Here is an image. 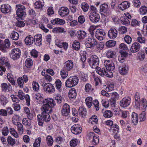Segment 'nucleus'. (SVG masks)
I'll return each instance as SVG.
<instances>
[{"label": "nucleus", "instance_id": "nucleus-38", "mask_svg": "<svg viewBox=\"0 0 147 147\" xmlns=\"http://www.w3.org/2000/svg\"><path fill=\"white\" fill-rule=\"evenodd\" d=\"M46 143L49 146H52L54 142V140L52 136H48L46 138Z\"/></svg>", "mask_w": 147, "mask_h": 147}, {"label": "nucleus", "instance_id": "nucleus-36", "mask_svg": "<svg viewBox=\"0 0 147 147\" xmlns=\"http://www.w3.org/2000/svg\"><path fill=\"white\" fill-rule=\"evenodd\" d=\"M7 78L8 80L12 85H15L16 82L13 79V76L11 73L9 72L8 73L7 75Z\"/></svg>", "mask_w": 147, "mask_h": 147}, {"label": "nucleus", "instance_id": "nucleus-48", "mask_svg": "<svg viewBox=\"0 0 147 147\" xmlns=\"http://www.w3.org/2000/svg\"><path fill=\"white\" fill-rule=\"evenodd\" d=\"M78 37L80 39L84 38L86 36V33L83 30H79L78 31Z\"/></svg>", "mask_w": 147, "mask_h": 147}, {"label": "nucleus", "instance_id": "nucleus-54", "mask_svg": "<svg viewBox=\"0 0 147 147\" xmlns=\"http://www.w3.org/2000/svg\"><path fill=\"white\" fill-rule=\"evenodd\" d=\"M20 117L17 115H15L12 117V122L14 124H17L20 122L18 121L20 120Z\"/></svg>", "mask_w": 147, "mask_h": 147}, {"label": "nucleus", "instance_id": "nucleus-29", "mask_svg": "<svg viewBox=\"0 0 147 147\" xmlns=\"http://www.w3.org/2000/svg\"><path fill=\"white\" fill-rule=\"evenodd\" d=\"M35 44L39 46L42 45V35L41 34H38L35 35L34 36Z\"/></svg>", "mask_w": 147, "mask_h": 147}, {"label": "nucleus", "instance_id": "nucleus-7", "mask_svg": "<svg viewBox=\"0 0 147 147\" xmlns=\"http://www.w3.org/2000/svg\"><path fill=\"white\" fill-rule=\"evenodd\" d=\"M4 42L5 45L3 44L2 40H0V49L4 53L7 51V48L10 46L11 44L9 40L8 39L5 40Z\"/></svg>", "mask_w": 147, "mask_h": 147}, {"label": "nucleus", "instance_id": "nucleus-64", "mask_svg": "<svg viewBox=\"0 0 147 147\" xmlns=\"http://www.w3.org/2000/svg\"><path fill=\"white\" fill-rule=\"evenodd\" d=\"M41 138H38L36 139L33 144L34 147H38L40 146L41 142Z\"/></svg>", "mask_w": 147, "mask_h": 147}, {"label": "nucleus", "instance_id": "nucleus-35", "mask_svg": "<svg viewBox=\"0 0 147 147\" xmlns=\"http://www.w3.org/2000/svg\"><path fill=\"white\" fill-rule=\"evenodd\" d=\"M52 32L54 33H60L66 32L64 28L62 27H56L54 28L52 31Z\"/></svg>", "mask_w": 147, "mask_h": 147}, {"label": "nucleus", "instance_id": "nucleus-59", "mask_svg": "<svg viewBox=\"0 0 147 147\" xmlns=\"http://www.w3.org/2000/svg\"><path fill=\"white\" fill-rule=\"evenodd\" d=\"M85 89L86 92H91L93 90V88L90 84H86L85 87Z\"/></svg>", "mask_w": 147, "mask_h": 147}, {"label": "nucleus", "instance_id": "nucleus-63", "mask_svg": "<svg viewBox=\"0 0 147 147\" xmlns=\"http://www.w3.org/2000/svg\"><path fill=\"white\" fill-rule=\"evenodd\" d=\"M60 74L61 78L64 79L67 77L68 73L67 71H66L64 70H62L61 71Z\"/></svg>", "mask_w": 147, "mask_h": 147}, {"label": "nucleus", "instance_id": "nucleus-45", "mask_svg": "<svg viewBox=\"0 0 147 147\" xmlns=\"http://www.w3.org/2000/svg\"><path fill=\"white\" fill-rule=\"evenodd\" d=\"M79 112L80 115L82 117H84L87 113L86 109L83 107H80L79 109Z\"/></svg>", "mask_w": 147, "mask_h": 147}, {"label": "nucleus", "instance_id": "nucleus-21", "mask_svg": "<svg viewBox=\"0 0 147 147\" xmlns=\"http://www.w3.org/2000/svg\"><path fill=\"white\" fill-rule=\"evenodd\" d=\"M70 107L69 105L67 103L64 104L61 110V114L64 116H67L70 112Z\"/></svg>", "mask_w": 147, "mask_h": 147}, {"label": "nucleus", "instance_id": "nucleus-33", "mask_svg": "<svg viewBox=\"0 0 147 147\" xmlns=\"http://www.w3.org/2000/svg\"><path fill=\"white\" fill-rule=\"evenodd\" d=\"M44 3L43 0H39L35 3L34 6L37 9L42 8L44 5Z\"/></svg>", "mask_w": 147, "mask_h": 147}, {"label": "nucleus", "instance_id": "nucleus-56", "mask_svg": "<svg viewBox=\"0 0 147 147\" xmlns=\"http://www.w3.org/2000/svg\"><path fill=\"white\" fill-rule=\"evenodd\" d=\"M7 141L8 144L11 146L14 145L16 143L15 139H13L10 136L8 137L7 139Z\"/></svg>", "mask_w": 147, "mask_h": 147}, {"label": "nucleus", "instance_id": "nucleus-9", "mask_svg": "<svg viewBox=\"0 0 147 147\" xmlns=\"http://www.w3.org/2000/svg\"><path fill=\"white\" fill-rule=\"evenodd\" d=\"M96 44V40L93 37V36L89 37L86 41L85 45L86 47L91 48L94 46Z\"/></svg>", "mask_w": 147, "mask_h": 147}, {"label": "nucleus", "instance_id": "nucleus-55", "mask_svg": "<svg viewBox=\"0 0 147 147\" xmlns=\"http://www.w3.org/2000/svg\"><path fill=\"white\" fill-rule=\"evenodd\" d=\"M25 65L27 68L30 67L33 65L32 60L30 58L27 59L25 62Z\"/></svg>", "mask_w": 147, "mask_h": 147}, {"label": "nucleus", "instance_id": "nucleus-60", "mask_svg": "<svg viewBox=\"0 0 147 147\" xmlns=\"http://www.w3.org/2000/svg\"><path fill=\"white\" fill-rule=\"evenodd\" d=\"M114 84L111 83L108 84L106 88V90L107 91H111L114 89Z\"/></svg>", "mask_w": 147, "mask_h": 147}, {"label": "nucleus", "instance_id": "nucleus-16", "mask_svg": "<svg viewBox=\"0 0 147 147\" xmlns=\"http://www.w3.org/2000/svg\"><path fill=\"white\" fill-rule=\"evenodd\" d=\"M0 64L3 66L4 65L6 66L8 69H9L11 67V66L9 63L8 58L4 56H3L0 57Z\"/></svg>", "mask_w": 147, "mask_h": 147}, {"label": "nucleus", "instance_id": "nucleus-46", "mask_svg": "<svg viewBox=\"0 0 147 147\" xmlns=\"http://www.w3.org/2000/svg\"><path fill=\"white\" fill-rule=\"evenodd\" d=\"M73 49L76 50H79L80 48V44L77 40L74 41L72 44Z\"/></svg>", "mask_w": 147, "mask_h": 147}, {"label": "nucleus", "instance_id": "nucleus-37", "mask_svg": "<svg viewBox=\"0 0 147 147\" xmlns=\"http://www.w3.org/2000/svg\"><path fill=\"white\" fill-rule=\"evenodd\" d=\"M138 36L137 37V41L141 44L145 43L146 41L145 38L142 37V34L140 32H137Z\"/></svg>", "mask_w": 147, "mask_h": 147}, {"label": "nucleus", "instance_id": "nucleus-32", "mask_svg": "<svg viewBox=\"0 0 147 147\" xmlns=\"http://www.w3.org/2000/svg\"><path fill=\"white\" fill-rule=\"evenodd\" d=\"M131 120L133 125H136L138 121V115L136 113L133 112L131 115Z\"/></svg>", "mask_w": 147, "mask_h": 147}, {"label": "nucleus", "instance_id": "nucleus-24", "mask_svg": "<svg viewBox=\"0 0 147 147\" xmlns=\"http://www.w3.org/2000/svg\"><path fill=\"white\" fill-rule=\"evenodd\" d=\"M130 6V2L127 1H124L119 5V9L122 11H123L128 9Z\"/></svg>", "mask_w": 147, "mask_h": 147}, {"label": "nucleus", "instance_id": "nucleus-30", "mask_svg": "<svg viewBox=\"0 0 147 147\" xmlns=\"http://www.w3.org/2000/svg\"><path fill=\"white\" fill-rule=\"evenodd\" d=\"M51 24L53 25H63L65 23V22L64 20L59 18H56L54 19L51 20Z\"/></svg>", "mask_w": 147, "mask_h": 147}, {"label": "nucleus", "instance_id": "nucleus-26", "mask_svg": "<svg viewBox=\"0 0 147 147\" xmlns=\"http://www.w3.org/2000/svg\"><path fill=\"white\" fill-rule=\"evenodd\" d=\"M73 65L74 64L72 61L68 60L65 63L64 68L65 70L70 71L73 68Z\"/></svg>", "mask_w": 147, "mask_h": 147}, {"label": "nucleus", "instance_id": "nucleus-5", "mask_svg": "<svg viewBox=\"0 0 147 147\" xmlns=\"http://www.w3.org/2000/svg\"><path fill=\"white\" fill-rule=\"evenodd\" d=\"M17 19H20L24 15L25 13L26 8L23 5L20 4L16 5Z\"/></svg>", "mask_w": 147, "mask_h": 147}, {"label": "nucleus", "instance_id": "nucleus-12", "mask_svg": "<svg viewBox=\"0 0 147 147\" xmlns=\"http://www.w3.org/2000/svg\"><path fill=\"white\" fill-rule=\"evenodd\" d=\"M71 132L75 134H78L82 132V128L80 125L74 124L71 128Z\"/></svg>", "mask_w": 147, "mask_h": 147}, {"label": "nucleus", "instance_id": "nucleus-10", "mask_svg": "<svg viewBox=\"0 0 147 147\" xmlns=\"http://www.w3.org/2000/svg\"><path fill=\"white\" fill-rule=\"evenodd\" d=\"M131 99L128 97L123 98L120 102V105L121 107L125 108L128 107L130 104Z\"/></svg>", "mask_w": 147, "mask_h": 147}, {"label": "nucleus", "instance_id": "nucleus-49", "mask_svg": "<svg viewBox=\"0 0 147 147\" xmlns=\"http://www.w3.org/2000/svg\"><path fill=\"white\" fill-rule=\"evenodd\" d=\"M17 126V130L19 134H22L24 132V128L23 125L20 123L16 124Z\"/></svg>", "mask_w": 147, "mask_h": 147}, {"label": "nucleus", "instance_id": "nucleus-17", "mask_svg": "<svg viewBox=\"0 0 147 147\" xmlns=\"http://www.w3.org/2000/svg\"><path fill=\"white\" fill-rule=\"evenodd\" d=\"M119 73L123 75L127 74L129 70L128 66L125 64L122 65L119 67Z\"/></svg>", "mask_w": 147, "mask_h": 147}, {"label": "nucleus", "instance_id": "nucleus-40", "mask_svg": "<svg viewBox=\"0 0 147 147\" xmlns=\"http://www.w3.org/2000/svg\"><path fill=\"white\" fill-rule=\"evenodd\" d=\"M92 98L90 96L88 97L85 99V103L87 107L90 108L92 104Z\"/></svg>", "mask_w": 147, "mask_h": 147}, {"label": "nucleus", "instance_id": "nucleus-42", "mask_svg": "<svg viewBox=\"0 0 147 147\" xmlns=\"http://www.w3.org/2000/svg\"><path fill=\"white\" fill-rule=\"evenodd\" d=\"M10 54L12 55H20L21 54V51L18 48H15L11 50Z\"/></svg>", "mask_w": 147, "mask_h": 147}, {"label": "nucleus", "instance_id": "nucleus-28", "mask_svg": "<svg viewBox=\"0 0 147 147\" xmlns=\"http://www.w3.org/2000/svg\"><path fill=\"white\" fill-rule=\"evenodd\" d=\"M76 91L74 88H72L69 90L68 92V96L71 100L74 99L76 98Z\"/></svg>", "mask_w": 147, "mask_h": 147}, {"label": "nucleus", "instance_id": "nucleus-43", "mask_svg": "<svg viewBox=\"0 0 147 147\" xmlns=\"http://www.w3.org/2000/svg\"><path fill=\"white\" fill-rule=\"evenodd\" d=\"M9 131L11 135L16 138H18L19 137L18 134L14 128H10L9 129Z\"/></svg>", "mask_w": 147, "mask_h": 147}, {"label": "nucleus", "instance_id": "nucleus-14", "mask_svg": "<svg viewBox=\"0 0 147 147\" xmlns=\"http://www.w3.org/2000/svg\"><path fill=\"white\" fill-rule=\"evenodd\" d=\"M69 11V9L66 7H62L58 11L59 14L61 17H65L68 15Z\"/></svg>", "mask_w": 147, "mask_h": 147}, {"label": "nucleus", "instance_id": "nucleus-6", "mask_svg": "<svg viewBox=\"0 0 147 147\" xmlns=\"http://www.w3.org/2000/svg\"><path fill=\"white\" fill-rule=\"evenodd\" d=\"M88 62L91 67L94 68L98 65L99 60L97 56H91Z\"/></svg>", "mask_w": 147, "mask_h": 147}, {"label": "nucleus", "instance_id": "nucleus-15", "mask_svg": "<svg viewBox=\"0 0 147 147\" xmlns=\"http://www.w3.org/2000/svg\"><path fill=\"white\" fill-rule=\"evenodd\" d=\"M44 90L47 93L52 94L55 92V89L52 84L48 83L44 86Z\"/></svg>", "mask_w": 147, "mask_h": 147}, {"label": "nucleus", "instance_id": "nucleus-1", "mask_svg": "<svg viewBox=\"0 0 147 147\" xmlns=\"http://www.w3.org/2000/svg\"><path fill=\"white\" fill-rule=\"evenodd\" d=\"M42 103L41 107L42 112L46 113H51L53 111V108L56 105L54 100L51 98L45 99Z\"/></svg>", "mask_w": 147, "mask_h": 147}, {"label": "nucleus", "instance_id": "nucleus-52", "mask_svg": "<svg viewBox=\"0 0 147 147\" xmlns=\"http://www.w3.org/2000/svg\"><path fill=\"white\" fill-rule=\"evenodd\" d=\"M17 81L19 87L21 88H23L24 87V82L22 78V77L18 78L17 80Z\"/></svg>", "mask_w": 147, "mask_h": 147}, {"label": "nucleus", "instance_id": "nucleus-47", "mask_svg": "<svg viewBox=\"0 0 147 147\" xmlns=\"http://www.w3.org/2000/svg\"><path fill=\"white\" fill-rule=\"evenodd\" d=\"M140 14L144 15L147 13V7L145 6H142L139 9Z\"/></svg>", "mask_w": 147, "mask_h": 147}, {"label": "nucleus", "instance_id": "nucleus-31", "mask_svg": "<svg viewBox=\"0 0 147 147\" xmlns=\"http://www.w3.org/2000/svg\"><path fill=\"white\" fill-rule=\"evenodd\" d=\"M25 42L27 45H30L33 43L34 38L31 35L27 36L25 39Z\"/></svg>", "mask_w": 147, "mask_h": 147}, {"label": "nucleus", "instance_id": "nucleus-53", "mask_svg": "<svg viewBox=\"0 0 147 147\" xmlns=\"http://www.w3.org/2000/svg\"><path fill=\"white\" fill-rule=\"evenodd\" d=\"M22 122L24 125L26 126H30L31 125V119H29L24 118L22 120Z\"/></svg>", "mask_w": 147, "mask_h": 147}, {"label": "nucleus", "instance_id": "nucleus-39", "mask_svg": "<svg viewBox=\"0 0 147 147\" xmlns=\"http://www.w3.org/2000/svg\"><path fill=\"white\" fill-rule=\"evenodd\" d=\"M55 86L56 88L58 90L59 92H61L62 90L61 88L62 87V82L59 79H57L55 82Z\"/></svg>", "mask_w": 147, "mask_h": 147}, {"label": "nucleus", "instance_id": "nucleus-62", "mask_svg": "<svg viewBox=\"0 0 147 147\" xmlns=\"http://www.w3.org/2000/svg\"><path fill=\"white\" fill-rule=\"evenodd\" d=\"M11 38L13 40H17L19 37L18 34L16 32H13L11 33L10 36Z\"/></svg>", "mask_w": 147, "mask_h": 147}, {"label": "nucleus", "instance_id": "nucleus-22", "mask_svg": "<svg viewBox=\"0 0 147 147\" xmlns=\"http://www.w3.org/2000/svg\"><path fill=\"white\" fill-rule=\"evenodd\" d=\"M1 10L3 13H8L11 12V7L8 4H3L1 6Z\"/></svg>", "mask_w": 147, "mask_h": 147}, {"label": "nucleus", "instance_id": "nucleus-20", "mask_svg": "<svg viewBox=\"0 0 147 147\" xmlns=\"http://www.w3.org/2000/svg\"><path fill=\"white\" fill-rule=\"evenodd\" d=\"M119 48L123 49L120 50L119 53L121 55H127L128 53L125 51L128 50V48L126 45L123 43H121L119 45Z\"/></svg>", "mask_w": 147, "mask_h": 147}, {"label": "nucleus", "instance_id": "nucleus-19", "mask_svg": "<svg viewBox=\"0 0 147 147\" xmlns=\"http://www.w3.org/2000/svg\"><path fill=\"white\" fill-rule=\"evenodd\" d=\"M90 20L92 22L95 23L98 22L100 19V16L97 13H90Z\"/></svg>", "mask_w": 147, "mask_h": 147}, {"label": "nucleus", "instance_id": "nucleus-57", "mask_svg": "<svg viewBox=\"0 0 147 147\" xmlns=\"http://www.w3.org/2000/svg\"><path fill=\"white\" fill-rule=\"evenodd\" d=\"M105 33L103 30L101 29H98L96 30L95 35L105 36Z\"/></svg>", "mask_w": 147, "mask_h": 147}, {"label": "nucleus", "instance_id": "nucleus-18", "mask_svg": "<svg viewBox=\"0 0 147 147\" xmlns=\"http://www.w3.org/2000/svg\"><path fill=\"white\" fill-rule=\"evenodd\" d=\"M100 11L105 13L107 15H108L111 13V11L108 6L106 3L100 5Z\"/></svg>", "mask_w": 147, "mask_h": 147}, {"label": "nucleus", "instance_id": "nucleus-61", "mask_svg": "<svg viewBox=\"0 0 147 147\" xmlns=\"http://www.w3.org/2000/svg\"><path fill=\"white\" fill-rule=\"evenodd\" d=\"M54 98L57 101V102L60 103L61 102L63 98L62 96L59 94H57L54 95Z\"/></svg>", "mask_w": 147, "mask_h": 147}, {"label": "nucleus", "instance_id": "nucleus-4", "mask_svg": "<svg viewBox=\"0 0 147 147\" xmlns=\"http://www.w3.org/2000/svg\"><path fill=\"white\" fill-rule=\"evenodd\" d=\"M94 69H95L97 73L102 76H105L111 78L113 76L112 72L110 71L108 72L105 67H103L101 69L97 66L96 68Z\"/></svg>", "mask_w": 147, "mask_h": 147}, {"label": "nucleus", "instance_id": "nucleus-3", "mask_svg": "<svg viewBox=\"0 0 147 147\" xmlns=\"http://www.w3.org/2000/svg\"><path fill=\"white\" fill-rule=\"evenodd\" d=\"M79 79L76 76H70L66 81L65 86L67 88H70L76 86L78 83Z\"/></svg>", "mask_w": 147, "mask_h": 147}, {"label": "nucleus", "instance_id": "nucleus-58", "mask_svg": "<svg viewBox=\"0 0 147 147\" xmlns=\"http://www.w3.org/2000/svg\"><path fill=\"white\" fill-rule=\"evenodd\" d=\"M135 106H139V102L140 101V94L138 92H136L135 96Z\"/></svg>", "mask_w": 147, "mask_h": 147}, {"label": "nucleus", "instance_id": "nucleus-41", "mask_svg": "<svg viewBox=\"0 0 147 147\" xmlns=\"http://www.w3.org/2000/svg\"><path fill=\"white\" fill-rule=\"evenodd\" d=\"M120 22L123 24L125 25H129L130 24V21L128 19L124 17L121 16L120 18Z\"/></svg>", "mask_w": 147, "mask_h": 147}, {"label": "nucleus", "instance_id": "nucleus-2", "mask_svg": "<svg viewBox=\"0 0 147 147\" xmlns=\"http://www.w3.org/2000/svg\"><path fill=\"white\" fill-rule=\"evenodd\" d=\"M51 113L42 112L41 115H38L37 116V119L38 125L42 126L43 125V121L48 122L51 120V117L49 114Z\"/></svg>", "mask_w": 147, "mask_h": 147}, {"label": "nucleus", "instance_id": "nucleus-51", "mask_svg": "<svg viewBox=\"0 0 147 147\" xmlns=\"http://www.w3.org/2000/svg\"><path fill=\"white\" fill-rule=\"evenodd\" d=\"M116 42L113 40H110L107 42L105 44L106 46L108 48L115 46Z\"/></svg>", "mask_w": 147, "mask_h": 147}, {"label": "nucleus", "instance_id": "nucleus-34", "mask_svg": "<svg viewBox=\"0 0 147 147\" xmlns=\"http://www.w3.org/2000/svg\"><path fill=\"white\" fill-rule=\"evenodd\" d=\"M1 87L3 91H6L7 90L8 91L11 90L12 89V86L11 85L9 84L8 85L5 83H3L1 84Z\"/></svg>", "mask_w": 147, "mask_h": 147}, {"label": "nucleus", "instance_id": "nucleus-23", "mask_svg": "<svg viewBox=\"0 0 147 147\" xmlns=\"http://www.w3.org/2000/svg\"><path fill=\"white\" fill-rule=\"evenodd\" d=\"M34 98L35 101L39 104L41 103L42 102L43 103L45 100L43 99V95L39 93H36L34 96Z\"/></svg>", "mask_w": 147, "mask_h": 147}, {"label": "nucleus", "instance_id": "nucleus-50", "mask_svg": "<svg viewBox=\"0 0 147 147\" xmlns=\"http://www.w3.org/2000/svg\"><path fill=\"white\" fill-rule=\"evenodd\" d=\"M81 7L84 11L86 12L88 9L89 6L87 3L83 2L81 4Z\"/></svg>", "mask_w": 147, "mask_h": 147}, {"label": "nucleus", "instance_id": "nucleus-8", "mask_svg": "<svg viewBox=\"0 0 147 147\" xmlns=\"http://www.w3.org/2000/svg\"><path fill=\"white\" fill-rule=\"evenodd\" d=\"M106 69L108 72H111L113 71L115 69V65L113 63L109 60H106L104 63Z\"/></svg>", "mask_w": 147, "mask_h": 147}, {"label": "nucleus", "instance_id": "nucleus-11", "mask_svg": "<svg viewBox=\"0 0 147 147\" xmlns=\"http://www.w3.org/2000/svg\"><path fill=\"white\" fill-rule=\"evenodd\" d=\"M55 45L58 47L63 48L65 50H66L68 48V44L66 42H63L59 39H57L55 41Z\"/></svg>", "mask_w": 147, "mask_h": 147}, {"label": "nucleus", "instance_id": "nucleus-27", "mask_svg": "<svg viewBox=\"0 0 147 147\" xmlns=\"http://www.w3.org/2000/svg\"><path fill=\"white\" fill-rule=\"evenodd\" d=\"M140 47V44L137 42L133 43L130 48V50L132 53H136L138 52Z\"/></svg>", "mask_w": 147, "mask_h": 147}, {"label": "nucleus", "instance_id": "nucleus-44", "mask_svg": "<svg viewBox=\"0 0 147 147\" xmlns=\"http://www.w3.org/2000/svg\"><path fill=\"white\" fill-rule=\"evenodd\" d=\"M32 86L34 91L37 92L39 90L40 86L38 82L35 81H33L32 84Z\"/></svg>", "mask_w": 147, "mask_h": 147}, {"label": "nucleus", "instance_id": "nucleus-13", "mask_svg": "<svg viewBox=\"0 0 147 147\" xmlns=\"http://www.w3.org/2000/svg\"><path fill=\"white\" fill-rule=\"evenodd\" d=\"M117 30L114 28H111L109 30L108 35L110 38L114 39L117 37Z\"/></svg>", "mask_w": 147, "mask_h": 147}, {"label": "nucleus", "instance_id": "nucleus-25", "mask_svg": "<svg viewBox=\"0 0 147 147\" xmlns=\"http://www.w3.org/2000/svg\"><path fill=\"white\" fill-rule=\"evenodd\" d=\"M139 106H136L138 108L145 109L147 107V101L145 99L142 98L141 101L139 102Z\"/></svg>", "mask_w": 147, "mask_h": 147}]
</instances>
